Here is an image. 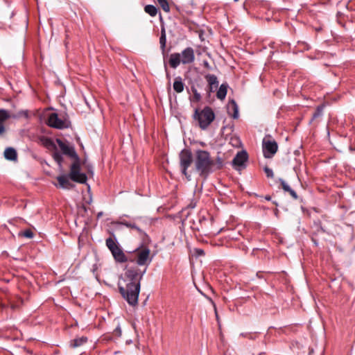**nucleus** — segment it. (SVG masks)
<instances>
[{
    "label": "nucleus",
    "mask_w": 355,
    "mask_h": 355,
    "mask_svg": "<svg viewBox=\"0 0 355 355\" xmlns=\"http://www.w3.org/2000/svg\"><path fill=\"white\" fill-rule=\"evenodd\" d=\"M180 167L182 175L187 180H191V175L188 173V168L191 166L193 159V155L190 149L184 148L179 154Z\"/></svg>",
    "instance_id": "7"
},
{
    "label": "nucleus",
    "mask_w": 355,
    "mask_h": 355,
    "mask_svg": "<svg viewBox=\"0 0 355 355\" xmlns=\"http://www.w3.org/2000/svg\"><path fill=\"white\" fill-rule=\"evenodd\" d=\"M117 223L125 226L128 228L135 230L144 243H147L150 241L149 236L146 233V232L141 230L140 227H139L135 223L129 222L125 220H121Z\"/></svg>",
    "instance_id": "12"
},
{
    "label": "nucleus",
    "mask_w": 355,
    "mask_h": 355,
    "mask_svg": "<svg viewBox=\"0 0 355 355\" xmlns=\"http://www.w3.org/2000/svg\"><path fill=\"white\" fill-rule=\"evenodd\" d=\"M146 272V268L141 270L137 267H131L126 269L119 281V291L130 306H135L138 304L141 281Z\"/></svg>",
    "instance_id": "1"
},
{
    "label": "nucleus",
    "mask_w": 355,
    "mask_h": 355,
    "mask_svg": "<svg viewBox=\"0 0 355 355\" xmlns=\"http://www.w3.org/2000/svg\"><path fill=\"white\" fill-rule=\"evenodd\" d=\"M264 198L266 200H271V196H266L264 197Z\"/></svg>",
    "instance_id": "41"
},
{
    "label": "nucleus",
    "mask_w": 355,
    "mask_h": 355,
    "mask_svg": "<svg viewBox=\"0 0 355 355\" xmlns=\"http://www.w3.org/2000/svg\"><path fill=\"white\" fill-rule=\"evenodd\" d=\"M19 235L28 239H33L34 236L33 232L30 229L25 230L23 232L20 233Z\"/></svg>",
    "instance_id": "29"
},
{
    "label": "nucleus",
    "mask_w": 355,
    "mask_h": 355,
    "mask_svg": "<svg viewBox=\"0 0 355 355\" xmlns=\"http://www.w3.org/2000/svg\"><path fill=\"white\" fill-rule=\"evenodd\" d=\"M312 240L314 241V243H315V245H317V244H318V243H317V242H316L315 240H313V239H312Z\"/></svg>",
    "instance_id": "42"
},
{
    "label": "nucleus",
    "mask_w": 355,
    "mask_h": 355,
    "mask_svg": "<svg viewBox=\"0 0 355 355\" xmlns=\"http://www.w3.org/2000/svg\"><path fill=\"white\" fill-rule=\"evenodd\" d=\"M194 166L198 175L207 179L211 173L214 172L216 164L209 152L198 149L195 151Z\"/></svg>",
    "instance_id": "2"
},
{
    "label": "nucleus",
    "mask_w": 355,
    "mask_h": 355,
    "mask_svg": "<svg viewBox=\"0 0 355 355\" xmlns=\"http://www.w3.org/2000/svg\"><path fill=\"white\" fill-rule=\"evenodd\" d=\"M56 141L60 148L61 149L62 153L58 150H55V152L53 153L52 157L60 168L62 167V154L67 155L73 159L78 157V155L73 146L67 144L60 139H57Z\"/></svg>",
    "instance_id": "5"
},
{
    "label": "nucleus",
    "mask_w": 355,
    "mask_h": 355,
    "mask_svg": "<svg viewBox=\"0 0 355 355\" xmlns=\"http://www.w3.org/2000/svg\"><path fill=\"white\" fill-rule=\"evenodd\" d=\"M58 184L55 186L64 189H71L74 187V184L69 181V176L67 175H62L57 177Z\"/></svg>",
    "instance_id": "14"
},
{
    "label": "nucleus",
    "mask_w": 355,
    "mask_h": 355,
    "mask_svg": "<svg viewBox=\"0 0 355 355\" xmlns=\"http://www.w3.org/2000/svg\"><path fill=\"white\" fill-rule=\"evenodd\" d=\"M10 118V114L6 110L0 109V123H3L5 121Z\"/></svg>",
    "instance_id": "27"
},
{
    "label": "nucleus",
    "mask_w": 355,
    "mask_h": 355,
    "mask_svg": "<svg viewBox=\"0 0 355 355\" xmlns=\"http://www.w3.org/2000/svg\"><path fill=\"white\" fill-rule=\"evenodd\" d=\"M159 44H160V49L163 54H164L166 51V30L164 26L161 28V35L159 37Z\"/></svg>",
    "instance_id": "20"
},
{
    "label": "nucleus",
    "mask_w": 355,
    "mask_h": 355,
    "mask_svg": "<svg viewBox=\"0 0 355 355\" xmlns=\"http://www.w3.org/2000/svg\"><path fill=\"white\" fill-rule=\"evenodd\" d=\"M4 157L10 161L17 160V153L12 147H8L4 150Z\"/></svg>",
    "instance_id": "17"
},
{
    "label": "nucleus",
    "mask_w": 355,
    "mask_h": 355,
    "mask_svg": "<svg viewBox=\"0 0 355 355\" xmlns=\"http://www.w3.org/2000/svg\"><path fill=\"white\" fill-rule=\"evenodd\" d=\"M78 171H80V159L79 157L73 159V162L70 167V172H76Z\"/></svg>",
    "instance_id": "24"
},
{
    "label": "nucleus",
    "mask_w": 355,
    "mask_h": 355,
    "mask_svg": "<svg viewBox=\"0 0 355 355\" xmlns=\"http://www.w3.org/2000/svg\"><path fill=\"white\" fill-rule=\"evenodd\" d=\"M40 141L41 144L47 149H55L56 150V146L54 144L52 139L42 136L40 138Z\"/></svg>",
    "instance_id": "19"
},
{
    "label": "nucleus",
    "mask_w": 355,
    "mask_h": 355,
    "mask_svg": "<svg viewBox=\"0 0 355 355\" xmlns=\"http://www.w3.org/2000/svg\"><path fill=\"white\" fill-rule=\"evenodd\" d=\"M278 150V144L276 141L272 138L271 135H266L262 141V150L263 157L270 159L274 157Z\"/></svg>",
    "instance_id": "8"
},
{
    "label": "nucleus",
    "mask_w": 355,
    "mask_h": 355,
    "mask_svg": "<svg viewBox=\"0 0 355 355\" xmlns=\"http://www.w3.org/2000/svg\"><path fill=\"white\" fill-rule=\"evenodd\" d=\"M164 69H165V71L166 72V77L167 80H168V82H170L171 77L170 73L168 72L167 65H166V64L165 62H164Z\"/></svg>",
    "instance_id": "33"
},
{
    "label": "nucleus",
    "mask_w": 355,
    "mask_h": 355,
    "mask_svg": "<svg viewBox=\"0 0 355 355\" xmlns=\"http://www.w3.org/2000/svg\"><path fill=\"white\" fill-rule=\"evenodd\" d=\"M248 159V155L246 151L239 152L232 160V166L234 169L241 171L246 167V162Z\"/></svg>",
    "instance_id": "11"
},
{
    "label": "nucleus",
    "mask_w": 355,
    "mask_h": 355,
    "mask_svg": "<svg viewBox=\"0 0 355 355\" xmlns=\"http://www.w3.org/2000/svg\"><path fill=\"white\" fill-rule=\"evenodd\" d=\"M87 341V338L86 336L76 338L71 340L70 346L73 348H76V347H80V346L83 345V344L86 343Z\"/></svg>",
    "instance_id": "21"
},
{
    "label": "nucleus",
    "mask_w": 355,
    "mask_h": 355,
    "mask_svg": "<svg viewBox=\"0 0 355 355\" xmlns=\"http://www.w3.org/2000/svg\"><path fill=\"white\" fill-rule=\"evenodd\" d=\"M5 132V127L3 123H0V135L3 134Z\"/></svg>",
    "instance_id": "39"
},
{
    "label": "nucleus",
    "mask_w": 355,
    "mask_h": 355,
    "mask_svg": "<svg viewBox=\"0 0 355 355\" xmlns=\"http://www.w3.org/2000/svg\"><path fill=\"white\" fill-rule=\"evenodd\" d=\"M313 224L318 231L320 230L322 232H325V230L322 227L321 221L320 220H314Z\"/></svg>",
    "instance_id": "32"
},
{
    "label": "nucleus",
    "mask_w": 355,
    "mask_h": 355,
    "mask_svg": "<svg viewBox=\"0 0 355 355\" xmlns=\"http://www.w3.org/2000/svg\"><path fill=\"white\" fill-rule=\"evenodd\" d=\"M196 252L198 256H202L205 254V252L202 249H196Z\"/></svg>",
    "instance_id": "35"
},
{
    "label": "nucleus",
    "mask_w": 355,
    "mask_h": 355,
    "mask_svg": "<svg viewBox=\"0 0 355 355\" xmlns=\"http://www.w3.org/2000/svg\"><path fill=\"white\" fill-rule=\"evenodd\" d=\"M20 114L23 115L24 117L28 118V112L27 110H23L19 112Z\"/></svg>",
    "instance_id": "37"
},
{
    "label": "nucleus",
    "mask_w": 355,
    "mask_h": 355,
    "mask_svg": "<svg viewBox=\"0 0 355 355\" xmlns=\"http://www.w3.org/2000/svg\"><path fill=\"white\" fill-rule=\"evenodd\" d=\"M323 110H324V105H323L318 106L316 110H315V112L313 114V116H312L311 122H312L315 119L321 116L322 115Z\"/></svg>",
    "instance_id": "26"
},
{
    "label": "nucleus",
    "mask_w": 355,
    "mask_h": 355,
    "mask_svg": "<svg viewBox=\"0 0 355 355\" xmlns=\"http://www.w3.org/2000/svg\"><path fill=\"white\" fill-rule=\"evenodd\" d=\"M203 66L208 69H211V66L209 63L206 60L203 62Z\"/></svg>",
    "instance_id": "38"
},
{
    "label": "nucleus",
    "mask_w": 355,
    "mask_h": 355,
    "mask_svg": "<svg viewBox=\"0 0 355 355\" xmlns=\"http://www.w3.org/2000/svg\"><path fill=\"white\" fill-rule=\"evenodd\" d=\"M235 2L238 1L239 0H234Z\"/></svg>",
    "instance_id": "43"
},
{
    "label": "nucleus",
    "mask_w": 355,
    "mask_h": 355,
    "mask_svg": "<svg viewBox=\"0 0 355 355\" xmlns=\"http://www.w3.org/2000/svg\"><path fill=\"white\" fill-rule=\"evenodd\" d=\"M173 87L175 92L177 93H181L184 91V83H183L181 76H177L175 78Z\"/></svg>",
    "instance_id": "18"
},
{
    "label": "nucleus",
    "mask_w": 355,
    "mask_h": 355,
    "mask_svg": "<svg viewBox=\"0 0 355 355\" xmlns=\"http://www.w3.org/2000/svg\"><path fill=\"white\" fill-rule=\"evenodd\" d=\"M205 78L208 83V87L206 89V92L209 96L211 93L214 92L218 87V78L216 75L210 73L205 75Z\"/></svg>",
    "instance_id": "13"
},
{
    "label": "nucleus",
    "mask_w": 355,
    "mask_h": 355,
    "mask_svg": "<svg viewBox=\"0 0 355 355\" xmlns=\"http://www.w3.org/2000/svg\"><path fill=\"white\" fill-rule=\"evenodd\" d=\"M69 178L73 182L84 184L87 182V175L81 173L80 171L76 172H69Z\"/></svg>",
    "instance_id": "15"
},
{
    "label": "nucleus",
    "mask_w": 355,
    "mask_h": 355,
    "mask_svg": "<svg viewBox=\"0 0 355 355\" xmlns=\"http://www.w3.org/2000/svg\"><path fill=\"white\" fill-rule=\"evenodd\" d=\"M279 182L284 192L288 193L294 200H297L298 198L297 193L285 182L284 180L279 178Z\"/></svg>",
    "instance_id": "16"
},
{
    "label": "nucleus",
    "mask_w": 355,
    "mask_h": 355,
    "mask_svg": "<svg viewBox=\"0 0 355 355\" xmlns=\"http://www.w3.org/2000/svg\"><path fill=\"white\" fill-rule=\"evenodd\" d=\"M48 125L50 127L61 130L69 128L70 122L67 120L60 119L56 113H51L48 119Z\"/></svg>",
    "instance_id": "9"
},
{
    "label": "nucleus",
    "mask_w": 355,
    "mask_h": 355,
    "mask_svg": "<svg viewBox=\"0 0 355 355\" xmlns=\"http://www.w3.org/2000/svg\"><path fill=\"white\" fill-rule=\"evenodd\" d=\"M164 11L168 12L170 11L169 4L167 0H157Z\"/></svg>",
    "instance_id": "28"
},
{
    "label": "nucleus",
    "mask_w": 355,
    "mask_h": 355,
    "mask_svg": "<svg viewBox=\"0 0 355 355\" xmlns=\"http://www.w3.org/2000/svg\"><path fill=\"white\" fill-rule=\"evenodd\" d=\"M114 332L116 334V335L120 336L121 335V328L119 327H117L115 329H114Z\"/></svg>",
    "instance_id": "36"
},
{
    "label": "nucleus",
    "mask_w": 355,
    "mask_h": 355,
    "mask_svg": "<svg viewBox=\"0 0 355 355\" xmlns=\"http://www.w3.org/2000/svg\"><path fill=\"white\" fill-rule=\"evenodd\" d=\"M216 166L214 168V171L217 169H220L223 166V161L221 157H218L216 160L215 161Z\"/></svg>",
    "instance_id": "30"
},
{
    "label": "nucleus",
    "mask_w": 355,
    "mask_h": 355,
    "mask_svg": "<svg viewBox=\"0 0 355 355\" xmlns=\"http://www.w3.org/2000/svg\"><path fill=\"white\" fill-rule=\"evenodd\" d=\"M150 251L148 248L137 250L135 251L136 263L138 266H148L151 259H150Z\"/></svg>",
    "instance_id": "10"
},
{
    "label": "nucleus",
    "mask_w": 355,
    "mask_h": 355,
    "mask_svg": "<svg viewBox=\"0 0 355 355\" xmlns=\"http://www.w3.org/2000/svg\"><path fill=\"white\" fill-rule=\"evenodd\" d=\"M263 170L268 178H272L274 177V173L271 168H268V166H265Z\"/></svg>",
    "instance_id": "31"
},
{
    "label": "nucleus",
    "mask_w": 355,
    "mask_h": 355,
    "mask_svg": "<svg viewBox=\"0 0 355 355\" xmlns=\"http://www.w3.org/2000/svg\"><path fill=\"white\" fill-rule=\"evenodd\" d=\"M238 116H239V112H238L237 105L234 103V113L233 117L234 119H237Z\"/></svg>",
    "instance_id": "34"
},
{
    "label": "nucleus",
    "mask_w": 355,
    "mask_h": 355,
    "mask_svg": "<svg viewBox=\"0 0 355 355\" xmlns=\"http://www.w3.org/2000/svg\"><path fill=\"white\" fill-rule=\"evenodd\" d=\"M6 306L3 304H0V312L3 310Z\"/></svg>",
    "instance_id": "40"
},
{
    "label": "nucleus",
    "mask_w": 355,
    "mask_h": 355,
    "mask_svg": "<svg viewBox=\"0 0 355 355\" xmlns=\"http://www.w3.org/2000/svg\"><path fill=\"white\" fill-rule=\"evenodd\" d=\"M191 90L193 94V101H195V102H199L200 101L202 97H201V95L198 92L196 87L195 85H193L191 87Z\"/></svg>",
    "instance_id": "25"
},
{
    "label": "nucleus",
    "mask_w": 355,
    "mask_h": 355,
    "mask_svg": "<svg viewBox=\"0 0 355 355\" xmlns=\"http://www.w3.org/2000/svg\"><path fill=\"white\" fill-rule=\"evenodd\" d=\"M195 60L194 50L192 47H187L182 52L173 53L170 55L169 65L173 69H176L180 64H189Z\"/></svg>",
    "instance_id": "3"
},
{
    "label": "nucleus",
    "mask_w": 355,
    "mask_h": 355,
    "mask_svg": "<svg viewBox=\"0 0 355 355\" xmlns=\"http://www.w3.org/2000/svg\"><path fill=\"white\" fill-rule=\"evenodd\" d=\"M227 85L225 84H222L220 86L218 90L217 91L216 96L218 99L223 100L227 95Z\"/></svg>",
    "instance_id": "22"
},
{
    "label": "nucleus",
    "mask_w": 355,
    "mask_h": 355,
    "mask_svg": "<svg viewBox=\"0 0 355 355\" xmlns=\"http://www.w3.org/2000/svg\"><path fill=\"white\" fill-rule=\"evenodd\" d=\"M114 239L109 237L105 240V245L111 252L116 262L123 263L128 261V257L123 252V250L119 247V243L113 234Z\"/></svg>",
    "instance_id": "6"
},
{
    "label": "nucleus",
    "mask_w": 355,
    "mask_h": 355,
    "mask_svg": "<svg viewBox=\"0 0 355 355\" xmlns=\"http://www.w3.org/2000/svg\"><path fill=\"white\" fill-rule=\"evenodd\" d=\"M144 11L150 17H155L157 14L158 9L153 5H146L144 7Z\"/></svg>",
    "instance_id": "23"
},
{
    "label": "nucleus",
    "mask_w": 355,
    "mask_h": 355,
    "mask_svg": "<svg viewBox=\"0 0 355 355\" xmlns=\"http://www.w3.org/2000/svg\"><path fill=\"white\" fill-rule=\"evenodd\" d=\"M193 119L198 122L200 129L205 130L215 119V114L211 107L205 106L203 109L196 108Z\"/></svg>",
    "instance_id": "4"
}]
</instances>
